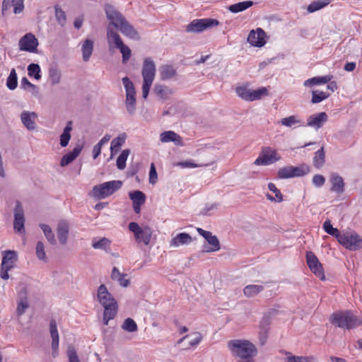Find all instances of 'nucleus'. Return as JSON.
Returning a JSON list of instances; mask_svg holds the SVG:
<instances>
[{
    "mask_svg": "<svg viewBox=\"0 0 362 362\" xmlns=\"http://www.w3.org/2000/svg\"><path fill=\"white\" fill-rule=\"evenodd\" d=\"M105 13L107 19L110 21L107 30V40L110 51L118 49L124 44L119 35L112 29V26L119 29L123 35L132 39L139 38L138 32L126 20L124 16L116 11L113 6L107 5Z\"/></svg>",
    "mask_w": 362,
    "mask_h": 362,
    "instance_id": "nucleus-1",
    "label": "nucleus"
},
{
    "mask_svg": "<svg viewBox=\"0 0 362 362\" xmlns=\"http://www.w3.org/2000/svg\"><path fill=\"white\" fill-rule=\"evenodd\" d=\"M98 299L104 308L103 322L107 325L108 322L115 317L117 313V303L104 284L98 289Z\"/></svg>",
    "mask_w": 362,
    "mask_h": 362,
    "instance_id": "nucleus-2",
    "label": "nucleus"
},
{
    "mask_svg": "<svg viewBox=\"0 0 362 362\" xmlns=\"http://www.w3.org/2000/svg\"><path fill=\"white\" fill-rule=\"evenodd\" d=\"M228 347L233 356L242 359L252 358L257 352L255 346L247 340H230Z\"/></svg>",
    "mask_w": 362,
    "mask_h": 362,
    "instance_id": "nucleus-3",
    "label": "nucleus"
},
{
    "mask_svg": "<svg viewBox=\"0 0 362 362\" xmlns=\"http://www.w3.org/2000/svg\"><path fill=\"white\" fill-rule=\"evenodd\" d=\"M329 320L332 325L347 329L355 328L362 324V320L350 311L333 313Z\"/></svg>",
    "mask_w": 362,
    "mask_h": 362,
    "instance_id": "nucleus-4",
    "label": "nucleus"
},
{
    "mask_svg": "<svg viewBox=\"0 0 362 362\" xmlns=\"http://www.w3.org/2000/svg\"><path fill=\"white\" fill-rule=\"evenodd\" d=\"M141 74L143 77L142 96L146 98L156 76V64L151 57L144 59Z\"/></svg>",
    "mask_w": 362,
    "mask_h": 362,
    "instance_id": "nucleus-5",
    "label": "nucleus"
},
{
    "mask_svg": "<svg viewBox=\"0 0 362 362\" xmlns=\"http://www.w3.org/2000/svg\"><path fill=\"white\" fill-rule=\"evenodd\" d=\"M122 185V182L119 180L109 181L95 185L93 188V195L98 199H105L120 189Z\"/></svg>",
    "mask_w": 362,
    "mask_h": 362,
    "instance_id": "nucleus-6",
    "label": "nucleus"
},
{
    "mask_svg": "<svg viewBox=\"0 0 362 362\" xmlns=\"http://www.w3.org/2000/svg\"><path fill=\"white\" fill-rule=\"evenodd\" d=\"M128 228L134 233L138 243H143L146 245L150 243L152 235V230L150 227H141L136 222H131L128 225Z\"/></svg>",
    "mask_w": 362,
    "mask_h": 362,
    "instance_id": "nucleus-7",
    "label": "nucleus"
},
{
    "mask_svg": "<svg viewBox=\"0 0 362 362\" xmlns=\"http://www.w3.org/2000/svg\"><path fill=\"white\" fill-rule=\"evenodd\" d=\"M339 238V243L346 249L356 251L362 247V238L355 231H344Z\"/></svg>",
    "mask_w": 362,
    "mask_h": 362,
    "instance_id": "nucleus-8",
    "label": "nucleus"
},
{
    "mask_svg": "<svg viewBox=\"0 0 362 362\" xmlns=\"http://www.w3.org/2000/svg\"><path fill=\"white\" fill-rule=\"evenodd\" d=\"M18 260L17 252L14 250L4 252L1 264L0 276L6 280L9 278L8 271L13 269Z\"/></svg>",
    "mask_w": 362,
    "mask_h": 362,
    "instance_id": "nucleus-9",
    "label": "nucleus"
},
{
    "mask_svg": "<svg viewBox=\"0 0 362 362\" xmlns=\"http://www.w3.org/2000/svg\"><path fill=\"white\" fill-rule=\"evenodd\" d=\"M122 83L126 91V108L129 114L133 115L136 110V90L133 83L128 77L122 78Z\"/></svg>",
    "mask_w": 362,
    "mask_h": 362,
    "instance_id": "nucleus-10",
    "label": "nucleus"
},
{
    "mask_svg": "<svg viewBox=\"0 0 362 362\" xmlns=\"http://www.w3.org/2000/svg\"><path fill=\"white\" fill-rule=\"evenodd\" d=\"M219 25V21L213 18H202L193 20L186 27L187 33H201L206 29L216 27Z\"/></svg>",
    "mask_w": 362,
    "mask_h": 362,
    "instance_id": "nucleus-11",
    "label": "nucleus"
},
{
    "mask_svg": "<svg viewBox=\"0 0 362 362\" xmlns=\"http://www.w3.org/2000/svg\"><path fill=\"white\" fill-rule=\"evenodd\" d=\"M281 159L275 149L271 147H263L258 158L255 160V164L257 165H267L272 164Z\"/></svg>",
    "mask_w": 362,
    "mask_h": 362,
    "instance_id": "nucleus-12",
    "label": "nucleus"
},
{
    "mask_svg": "<svg viewBox=\"0 0 362 362\" xmlns=\"http://www.w3.org/2000/svg\"><path fill=\"white\" fill-rule=\"evenodd\" d=\"M309 172V168L306 165L300 166L288 165L281 168L278 171V177L280 179H288L296 177H301Z\"/></svg>",
    "mask_w": 362,
    "mask_h": 362,
    "instance_id": "nucleus-13",
    "label": "nucleus"
},
{
    "mask_svg": "<svg viewBox=\"0 0 362 362\" xmlns=\"http://www.w3.org/2000/svg\"><path fill=\"white\" fill-rule=\"evenodd\" d=\"M306 262L310 269L321 280H325V276L322 264L317 256L311 251L306 252Z\"/></svg>",
    "mask_w": 362,
    "mask_h": 362,
    "instance_id": "nucleus-14",
    "label": "nucleus"
},
{
    "mask_svg": "<svg viewBox=\"0 0 362 362\" xmlns=\"http://www.w3.org/2000/svg\"><path fill=\"white\" fill-rule=\"evenodd\" d=\"M19 49L22 51L35 52L38 40L32 33H27L21 38L18 42Z\"/></svg>",
    "mask_w": 362,
    "mask_h": 362,
    "instance_id": "nucleus-15",
    "label": "nucleus"
},
{
    "mask_svg": "<svg viewBox=\"0 0 362 362\" xmlns=\"http://www.w3.org/2000/svg\"><path fill=\"white\" fill-rule=\"evenodd\" d=\"M24 224L25 218L23 209L21 202L17 201L16 203V207L14 209V230L20 233H23L25 231Z\"/></svg>",
    "mask_w": 362,
    "mask_h": 362,
    "instance_id": "nucleus-16",
    "label": "nucleus"
},
{
    "mask_svg": "<svg viewBox=\"0 0 362 362\" xmlns=\"http://www.w3.org/2000/svg\"><path fill=\"white\" fill-rule=\"evenodd\" d=\"M265 37L266 33L263 29L259 28L250 32L247 41L252 46L261 47L266 44Z\"/></svg>",
    "mask_w": 362,
    "mask_h": 362,
    "instance_id": "nucleus-17",
    "label": "nucleus"
},
{
    "mask_svg": "<svg viewBox=\"0 0 362 362\" xmlns=\"http://www.w3.org/2000/svg\"><path fill=\"white\" fill-rule=\"evenodd\" d=\"M69 233V225L66 221L59 222L57 228V235L59 243L64 245L66 244Z\"/></svg>",
    "mask_w": 362,
    "mask_h": 362,
    "instance_id": "nucleus-18",
    "label": "nucleus"
},
{
    "mask_svg": "<svg viewBox=\"0 0 362 362\" xmlns=\"http://www.w3.org/2000/svg\"><path fill=\"white\" fill-rule=\"evenodd\" d=\"M327 115L325 112L312 115L308 118L307 125L318 129L327 121Z\"/></svg>",
    "mask_w": 362,
    "mask_h": 362,
    "instance_id": "nucleus-19",
    "label": "nucleus"
},
{
    "mask_svg": "<svg viewBox=\"0 0 362 362\" xmlns=\"http://www.w3.org/2000/svg\"><path fill=\"white\" fill-rule=\"evenodd\" d=\"M160 140L163 143L173 142L177 146H183L182 137L173 131H166L161 133Z\"/></svg>",
    "mask_w": 362,
    "mask_h": 362,
    "instance_id": "nucleus-20",
    "label": "nucleus"
},
{
    "mask_svg": "<svg viewBox=\"0 0 362 362\" xmlns=\"http://www.w3.org/2000/svg\"><path fill=\"white\" fill-rule=\"evenodd\" d=\"M36 119L37 115L33 112L23 111L21 115V122L28 130H34L35 129Z\"/></svg>",
    "mask_w": 362,
    "mask_h": 362,
    "instance_id": "nucleus-21",
    "label": "nucleus"
},
{
    "mask_svg": "<svg viewBox=\"0 0 362 362\" xmlns=\"http://www.w3.org/2000/svg\"><path fill=\"white\" fill-rule=\"evenodd\" d=\"M203 337L201 333L199 332H194L190 334H187L185 337H183L182 339L178 340L177 344H181L183 343L186 339H189L188 345H187L185 349H188L191 346H197L200 341H202Z\"/></svg>",
    "mask_w": 362,
    "mask_h": 362,
    "instance_id": "nucleus-22",
    "label": "nucleus"
},
{
    "mask_svg": "<svg viewBox=\"0 0 362 362\" xmlns=\"http://www.w3.org/2000/svg\"><path fill=\"white\" fill-rule=\"evenodd\" d=\"M205 240L207 241L208 245L203 246L202 251L204 252H216L220 250V243L216 235H213L211 233Z\"/></svg>",
    "mask_w": 362,
    "mask_h": 362,
    "instance_id": "nucleus-23",
    "label": "nucleus"
},
{
    "mask_svg": "<svg viewBox=\"0 0 362 362\" xmlns=\"http://www.w3.org/2000/svg\"><path fill=\"white\" fill-rule=\"evenodd\" d=\"M81 151L82 146L80 145L76 146L72 151L67 153L62 158L60 161V165L62 167H64L70 164L78 156Z\"/></svg>",
    "mask_w": 362,
    "mask_h": 362,
    "instance_id": "nucleus-24",
    "label": "nucleus"
},
{
    "mask_svg": "<svg viewBox=\"0 0 362 362\" xmlns=\"http://www.w3.org/2000/svg\"><path fill=\"white\" fill-rule=\"evenodd\" d=\"M192 242V237L186 233H181L177 234L170 242V246L173 247H177L182 245H187Z\"/></svg>",
    "mask_w": 362,
    "mask_h": 362,
    "instance_id": "nucleus-25",
    "label": "nucleus"
},
{
    "mask_svg": "<svg viewBox=\"0 0 362 362\" xmlns=\"http://www.w3.org/2000/svg\"><path fill=\"white\" fill-rule=\"evenodd\" d=\"M330 182L332 183L331 190L337 193H342L344 191V182L343 178L337 173L331 174Z\"/></svg>",
    "mask_w": 362,
    "mask_h": 362,
    "instance_id": "nucleus-26",
    "label": "nucleus"
},
{
    "mask_svg": "<svg viewBox=\"0 0 362 362\" xmlns=\"http://www.w3.org/2000/svg\"><path fill=\"white\" fill-rule=\"evenodd\" d=\"M49 331L51 337L52 339V348L53 350V355L55 356L54 354L58 349L59 347V334L57 327V323L55 320H52L49 325Z\"/></svg>",
    "mask_w": 362,
    "mask_h": 362,
    "instance_id": "nucleus-27",
    "label": "nucleus"
},
{
    "mask_svg": "<svg viewBox=\"0 0 362 362\" xmlns=\"http://www.w3.org/2000/svg\"><path fill=\"white\" fill-rule=\"evenodd\" d=\"M111 241L107 238L100 239L93 238L92 241V247L96 250H103L105 252H110Z\"/></svg>",
    "mask_w": 362,
    "mask_h": 362,
    "instance_id": "nucleus-28",
    "label": "nucleus"
},
{
    "mask_svg": "<svg viewBox=\"0 0 362 362\" xmlns=\"http://www.w3.org/2000/svg\"><path fill=\"white\" fill-rule=\"evenodd\" d=\"M160 77L163 81L169 80L176 75V69L168 64L162 65L159 68Z\"/></svg>",
    "mask_w": 362,
    "mask_h": 362,
    "instance_id": "nucleus-29",
    "label": "nucleus"
},
{
    "mask_svg": "<svg viewBox=\"0 0 362 362\" xmlns=\"http://www.w3.org/2000/svg\"><path fill=\"white\" fill-rule=\"evenodd\" d=\"M126 133L119 134L115 139H112L111 141L110 151L112 156L114 153H117L119 152L121 146L125 143L127 139Z\"/></svg>",
    "mask_w": 362,
    "mask_h": 362,
    "instance_id": "nucleus-30",
    "label": "nucleus"
},
{
    "mask_svg": "<svg viewBox=\"0 0 362 362\" xmlns=\"http://www.w3.org/2000/svg\"><path fill=\"white\" fill-rule=\"evenodd\" d=\"M333 78L331 75H327L324 76H317L309 78L304 81V86L306 87H312L313 86L325 84L330 81Z\"/></svg>",
    "mask_w": 362,
    "mask_h": 362,
    "instance_id": "nucleus-31",
    "label": "nucleus"
},
{
    "mask_svg": "<svg viewBox=\"0 0 362 362\" xmlns=\"http://www.w3.org/2000/svg\"><path fill=\"white\" fill-rule=\"evenodd\" d=\"M81 51L83 55V60L88 62L93 51V42L90 39H86L83 41L81 46Z\"/></svg>",
    "mask_w": 362,
    "mask_h": 362,
    "instance_id": "nucleus-32",
    "label": "nucleus"
},
{
    "mask_svg": "<svg viewBox=\"0 0 362 362\" xmlns=\"http://www.w3.org/2000/svg\"><path fill=\"white\" fill-rule=\"evenodd\" d=\"M72 130V122L69 121L66 123L65 128L62 134L60 136V145L62 147H66L68 146L69 142L71 139V132Z\"/></svg>",
    "mask_w": 362,
    "mask_h": 362,
    "instance_id": "nucleus-33",
    "label": "nucleus"
},
{
    "mask_svg": "<svg viewBox=\"0 0 362 362\" xmlns=\"http://www.w3.org/2000/svg\"><path fill=\"white\" fill-rule=\"evenodd\" d=\"M262 285L250 284L243 288V293L247 298H252L264 290Z\"/></svg>",
    "mask_w": 362,
    "mask_h": 362,
    "instance_id": "nucleus-34",
    "label": "nucleus"
},
{
    "mask_svg": "<svg viewBox=\"0 0 362 362\" xmlns=\"http://www.w3.org/2000/svg\"><path fill=\"white\" fill-rule=\"evenodd\" d=\"M254 4V2L252 1H246L239 2L233 5H230L228 8L229 11L232 13H239L246 10Z\"/></svg>",
    "mask_w": 362,
    "mask_h": 362,
    "instance_id": "nucleus-35",
    "label": "nucleus"
},
{
    "mask_svg": "<svg viewBox=\"0 0 362 362\" xmlns=\"http://www.w3.org/2000/svg\"><path fill=\"white\" fill-rule=\"evenodd\" d=\"M281 124L283 126L287 127H291L295 125L302 126L303 125V122L301 119L298 118V116L296 115H291L287 117H284L281 119Z\"/></svg>",
    "mask_w": 362,
    "mask_h": 362,
    "instance_id": "nucleus-36",
    "label": "nucleus"
},
{
    "mask_svg": "<svg viewBox=\"0 0 362 362\" xmlns=\"http://www.w3.org/2000/svg\"><path fill=\"white\" fill-rule=\"evenodd\" d=\"M130 199L132 201L133 204L143 205L146 201V195L144 192L139 190L130 192L129 194Z\"/></svg>",
    "mask_w": 362,
    "mask_h": 362,
    "instance_id": "nucleus-37",
    "label": "nucleus"
},
{
    "mask_svg": "<svg viewBox=\"0 0 362 362\" xmlns=\"http://www.w3.org/2000/svg\"><path fill=\"white\" fill-rule=\"evenodd\" d=\"M40 227L42 230L44 235L46 237L47 241L51 245H56L57 240L55 238V235H54V233L52 231V228H50V226L49 225H47L45 223H41V224H40Z\"/></svg>",
    "mask_w": 362,
    "mask_h": 362,
    "instance_id": "nucleus-38",
    "label": "nucleus"
},
{
    "mask_svg": "<svg viewBox=\"0 0 362 362\" xmlns=\"http://www.w3.org/2000/svg\"><path fill=\"white\" fill-rule=\"evenodd\" d=\"M325 153L323 147L317 150L313 158V165L317 168H320L325 164Z\"/></svg>",
    "mask_w": 362,
    "mask_h": 362,
    "instance_id": "nucleus-39",
    "label": "nucleus"
},
{
    "mask_svg": "<svg viewBox=\"0 0 362 362\" xmlns=\"http://www.w3.org/2000/svg\"><path fill=\"white\" fill-rule=\"evenodd\" d=\"M21 88L29 90L35 96H37L39 93L37 86L31 83L26 77L21 79Z\"/></svg>",
    "mask_w": 362,
    "mask_h": 362,
    "instance_id": "nucleus-40",
    "label": "nucleus"
},
{
    "mask_svg": "<svg viewBox=\"0 0 362 362\" xmlns=\"http://www.w3.org/2000/svg\"><path fill=\"white\" fill-rule=\"evenodd\" d=\"M268 188L270 191L273 192L275 194L276 198L272 197V195L267 194V197L269 200L272 202H281L283 201V195L281 193L280 190L277 189L276 185L274 183H269Z\"/></svg>",
    "mask_w": 362,
    "mask_h": 362,
    "instance_id": "nucleus-41",
    "label": "nucleus"
},
{
    "mask_svg": "<svg viewBox=\"0 0 362 362\" xmlns=\"http://www.w3.org/2000/svg\"><path fill=\"white\" fill-rule=\"evenodd\" d=\"M18 86V77L15 69H12L6 79V86L9 90H14Z\"/></svg>",
    "mask_w": 362,
    "mask_h": 362,
    "instance_id": "nucleus-42",
    "label": "nucleus"
},
{
    "mask_svg": "<svg viewBox=\"0 0 362 362\" xmlns=\"http://www.w3.org/2000/svg\"><path fill=\"white\" fill-rule=\"evenodd\" d=\"M329 4V0H317L313 1L308 6V11L309 13H313L317 11Z\"/></svg>",
    "mask_w": 362,
    "mask_h": 362,
    "instance_id": "nucleus-43",
    "label": "nucleus"
},
{
    "mask_svg": "<svg viewBox=\"0 0 362 362\" xmlns=\"http://www.w3.org/2000/svg\"><path fill=\"white\" fill-rule=\"evenodd\" d=\"M329 95V93H327L323 91H320L318 90H313L311 103L313 104L321 103L324 100L327 99Z\"/></svg>",
    "mask_w": 362,
    "mask_h": 362,
    "instance_id": "nucleus-44",
    "label": "nucleus"
},
{
    "mask_svg": "<svg viewBox=\"0 0 362 362\" xmlns=\"http://www.w3.org/2000/svg\"><path fill=\"white\" fill-rule=\"evenodd\" d=\"M130 151L129 149H124L122 151L121 154L117 159V167L119 170H123L126 167V161L129 155Z\"/></svg>",
    "mask_w": 362,
    "mask_h": 362,
    "instance_id": "nucleus-45",
    "label": "nucleus"
},
{
    "mask_svg": "<svg viewBox=\"0 0 362 362\" xmlns=\"http://www.w3.org/2000/svg\"><path fill=\"white\" fill-rule=\"evenodd\" d=\"M49 79L52 85H57L61 80V72L57 68H50L49 70Z\"/></svg>",
    "mask_w": 362,
    "mask_h": 362,
    "instance_id": "nucleus-46",
    "label": "nucleus"
},
{
    "mask_svg": "<svg viewBox=\"0 0 362 362\" xmlns=\"http://www.w3.org/2000/svg\"><path fill=\"white\" fill-rule=\"evenodd\" d=\"M122 328L129 332H134L138 329V327L135 321L132 318H127L122 325Z\"/></svg>",
    "mask_w": 362,
    "mask_h": 362,
    "instance_id": "nucleus-47",
    "label": "nucleus"
},
{
    "mask_svg": "<svg viewBox=\"0 0 362 362\" xmlns=\"http://www.w3.org/2000/svg\"><path fill=\"white\" fill-rule=\"evenodd\" d=\"M28 75L30 76H33L36 80H39L41 78V70L40 67L37 64H30L28 66Z\"/></svg>",
    "mask_w": 362,
    "mask_h": 362,
    "instance_id": "nucleus-48",
    "label": "nucleus"
},
{
    "mask_svg": "<svg viewBox=\"0 0 362 362\" xmlns=\"http://www.w3.org/2000/svg\"><path fill=\"white\" fill-rule=\"evenodd\" d=\"M268 95V90L265 87H262L259 89L251 90L250 101L260 100L262 97Z\"/></svg>",
    "mask_w": 362,
    "mask_h": 362,
    "instance_id": "nucleus-49",
    "label": "nucleus"
},
{
    "mask_svg": "<svg viewBox=\"0 0 362 362\" xmlns=\"http://www.w3.org/2000/svg\"><path fill=\"white\" fill-rule=\"evenodd\" d=\"M251 90H252L247 88V87L240 86L236 88L235 92L237 95L242 99L247 101H250Z\"/></svg>",
    "mask_w": 362,
    "mask_h": 362,
    "instance_id": "nucleus-50",
    "label": "nucleus"
},
{
    "mask_svg": "<svg viewBox=\"0 0 362 362\" xmlns=\"http://www.w3.org/2000/svg\"><path fill=\"white\" fill-rule=\"evenodd\" d=\"M154 92L162 98H167L171 93V90L168 87L158 84L155 86Z\"/></svg>",
    "mask_w": 362,
    "mask_h": 362,
    "instance_id": "nucleus-51",
    "label": "nucleus"
},
{
    "mask_svg": "<svg viewBox=\"0 0 362 362\" xmlns=\"http://www.w3.org/2000/svg\"><path fill=\"white\" fill-rule=\"evenodd\" d=\"M36 255L40 260L46 261L47 256L45 250V245L42 241H38L36 245Z\"/></svg>",
    "mask_w": 362,
    "mask_h": 362,
    "instance_id": "nucleus-52",
    "label": "nucleus"
},
{
    "mask_svg": "<svg viewBox=\"0 0 362 362\" xmlns=\"http://www.w3.org/2000/svg\"><path fill=\"white\" fill-rule=\"evenodd\" d=\"M118 49H119L120 52L122 54V63L126 64L127 61L129 59L132 54V51L130 48L124 44H123L121 47L118 48Z\"/></svg>",
    "mask_w": 362,
    "mask_h": 362,
    "instance_id": "nucleus-53",
    "label": "nucleus"
},
{
    "mask_svg": "<svg viewBox=\"0 0 362 362\" xmlns=\"http://www.w3.org/2000/svg\"><path fill=\"white\" fill-rule=\"evenodd\" d=\"M55 16L59 24L63 26L66 23V14L64 11L59 7H55Z\"/></svg>",
    "mask_w": 362,
    "mask_h": 362,
    "instance_id": "nucleus-54",
    "label": "nucleus"
},
{
    "mask_svg": "<svg viewBox=\"0 0 362 362\" xmlns=\"http://www.w3.org/2000/svg\"><path fill=\"white\" fill-rule=\"evenodd\" d=\"M29 307L28 300H17V308L16 313L18 316H21L23 315L26 310V309Z\"/></svg>",
    "mask_w": 362,
    "mask_h": 362,
    "instance_id": "nucleus-55",
    "label": "nucleus"
},
{
    "mask_svg": "<svg viewBox=\"0 0 362 362\" xmlns=\"http://www.w3.org/2000/svg\"><path fill=\"white\" fill-rule=\"evenodd\" d=\"M28 286L25 284H21L19 286L18 300H28Z\"/></svg>",
    "mask_w": 362,
    "mask_h": 362,
    "instance_id": "nucleus-56",
    "label": "nucleus"
},
{
    "mask_svg": "<svg viewBox=\"0 0 362 362\" xmlns=\"http://www.w3.org/2000/svg\"><path fill=\"white\" fill-rule=\"evenodd\" d=\"M313 360V357L290 356L286 358V362H311Z\"/></svg>",
    "mask_w": 362,
    "mask_h": 362,
    "instance_id": "nucleus-57",
    "label": "nucleus"
},
{
    "mask_svg": "<svg viewBox=\"0 0 362 362\" xmlns=\"http://www.w3.org/2000/svg\"><path fill=\"white\" fill-rule=\"evenodd\" d=\"M176 165L180 166L182 168H198V167H202V166H208L209 164H197L193 163L191 160H187V161H182L178 162Z\"/></svg>",
    "mask_w": 362,
    "mask_h": 362,
    "instance_id": "nucleus-58",
    "label": "nucleus"
},
{
    "mask_svg": "<svg viewBox=\"0 0 362 362\" xmlns=\"http://www.w3.org/2000/svg\"><path fill=\"white\" fill-rule=\"evenodd\" d=\"M158 175L154 163H151L149 171V182L154 185L157 182Z\"/></svg>",
    "mask_w": 362,
    "mask_h": 362,
    "instance_id": "nucleus-59",
    "label": "nucleus"
},
{
    "mask_svg": "<svg viewBox=\"0 0 362 362\" xmlns=\"http://www.w3.org/2000/svg\"><path fill=\"white\" fill-rule=\"evenodd\" d=\"M67 356L69 362H81L74 347H69Z\"/></svg>",
    "mask_w": 362,
    "mask_h": 362,
    "instance_id": "nucleus-60",
    "label": "nucleus"
},
{
    "mask_svg": "<svg viewBox=\"0 0 362 362\" xmlns=\"http://www.w3.org/2000/svg\"><path fill=\"white\" fill-rule=\"evenodd\" d=\"M270 323H271L270 317L268 316L264 317L260 322L261 330L264 332H267L269 329Z\"/></svg>",
    "mask_w": 362,
    "mask_h": 362,
    "instance_id": "nucleus-61",
    "label": "nucleus"
},
{
    "mask_svg": "<svg viewBox=\"0 0 362 362\" xmlns=\"http://www.w3.org/2000/svg\"><path fill=\"white\" fill-rule=\"evenodd\" d=\"M13 12L16 14L20 13L23 11L24 6L23 0H15V2L13 4Z\"/></svg>",
    "mask_w": 362,
    "mask_h": 362,
    "instance_id": "nucleus-62",
    "label": "nucleus"
},
{
    "mask_svg": "<svg viewBox=\"0 0 362 362\" xmlns=\"http://www.w3.org/2000/svg\"><path fill=\"white\" fill-rule=\"evenodd\" d=\"M313 182L316 187H320L325 184V179L321 175H315L313 178Z\"/></svg>",
    "mask_w": 362,
    "mask_h": 362,
    "instance_id": "nucleus-63",
    "label": "nucleus"
},
{
    "mask_svg": "<svg viewBox=\"0 0 362 362\" xmlns=\"http://www.w3.org/2000/svg\"><path fill=\"white\" fill-rule=\"evenodd\" d=\"M127 276V274H123L122 276L117 281L122 287H127L129 284V280L126 279Z\"/></svg>",
    "mask_w": 362,
    "mask_h": 362,
    "instance_id": "nucleus-64",
    "label": "nucleus"
}]
</instances>
